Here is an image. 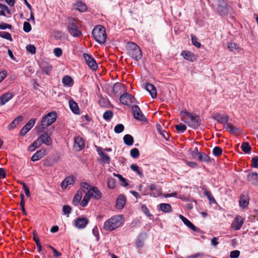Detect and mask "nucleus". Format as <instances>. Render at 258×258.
Returning a JSON list of instances; mask_svg holds the SVG:
<instances>
[{
  "label": "nucleus",
  "instance_id": "nucleus-1",
  "mask_svg": "<svg viewBox=\"0 0 258 258\" xmlns=\"http://www.w3.org/2000/svg\"><path fill=\"white\" fill-rule=\"evenodd\" d=\"M180 115L182 120L193 128H197L201 124V119L199 116L196 114L184 110L181 112Z\"/></svg>",
  "mask_w": 258,
  "mask_h": 258
},
{
  "label": "nucleus",
  "instance_id": "nucleus-2",
  "mask_svg": "<svg viewBox=\"0 0 258 258\" xmlns=\"http://www.w3.org/2000/svg\"><path fill=\"white\" fill-rule=\"evenodd\" d=\"M81 188L90 198L98 200L101 197V193L97 187H93L86 182L81 183Z\"/></svg>",
  "mask_w": 258,
  "mask_h": 258
},
{
  "label": "nucleus",
  "instance_id": "nucleus-3",
  "mask_svg": "<svg viewBox=\"0 0 258 258\" xmlns=\"http://www.w3.org/2000/svg\"><path fill=\"white\" fill-rule=\"evenodd\" d=\"M123 222L121 215H116L107 220L104 224L105 230L112 231L119 227Z\"/></svg>",
  "mask_w": 258,
  "mask_h": 258
},
{
  "label": "nucleus",
  "instance_id": "nucleus-4",
  "mask_svg": "<svg viewBox=\"0 0 258 258\" xmlns=\"http://www.w3.org/2000/svg\"><path fill=\"white\" fill-rule=\"evenodd\" d=\"M92 35L95 40L100 44H103L106 41V34L105 29L101 25H97L92 31Z\"/></svg>",
  "mask_w": 258,
  "mask_h": 258
},
{
  "label": "nucleus",
  "instance_id": "nucleus-5",
  "mask_svg": "<svg viewBox=\"0 0 258 258\" xmlns=\"http://www.w3.org/2000/svg\"><path fill=\"white\" fill-rule=\"evenodd\" d=\"M127 53L130 57L137 61L141 59L142 56L141 49L136 44L133 42L128 43Z\"/></svg>",
  "mask_w": 258,
  "mask_h": 258
},
{
  "label": "nucleus",
  "instance_id": "nucleus-6",
  "mask_svg": "<svg viewBox=\"0 0 258 258\" xmlns=\"http://www.w3.org/2000/svg\"><path fill=\"white\" fill-rule=\"evenodd\" d=\"M57 115L55 112H51L44 116L41 120V126L42 129L46 128L52 124L56 119Z\"/></svg>",
  "mask_w": 258,
  "mask_h": 258
},
{
  "label": "nucleus",
  "instance_id": "nucleus-7",
  "mask_svg": "<svg viewBox=\"0 0 258 258\" xmlns=\"http://www.w3.org/2000/svg\"><path fill=\"white\" fill-rule=\"evenodd\" d=\"M70 33L74 37H78L81 34V32L79 30L78 27L76 24L75 19H70L68 26Z\"/></svg>",
  "mask_w": 258,
  "mask_h": 258
},
{
  "label": "nucleus",
  "instance_id": "nucleus-8",
  "mask_svg": "<svg viewBox=\"0 0 258 258\" xmlns=\"http://www.w3.org/2000/svg\"><path fill=\"white\" fill-rule=\"evenodd\" d=\"M244 222V218L241 216L237 215L232 222L231 228L234 230H239Z\"/></svg>",
  "mask_w": 258,
  "mask_h": 258
},
{
  "label": "nucleus",
  "instance_id": "nucleus-9",
  "mask_svg": "<svg viewBox=\"0 0 258 258\" xmlns=\"http://www.w3.org/2000/svg\"><path fill=\"white\" fill-rule=\"evenodd\" d=\"M229 7L224 0H219L217 11L221 15H226L229 12Z\"/></svg>",
  "mask_w": 258,
  "mask_h": 258
},
{
  "label": "nucleus",
  "instance_id": "nucleus-10",
  "mask_svg": "<svg viewBox=\"0 0 258 258\" xmlns=\"http://www.w3.org/2000/svg\"><path fill=\"white\" fill-rule=\"evenodd\" d=\"M51 135V133L48 134L47 133H44L41 135L37 140L39 142L40 146L42 144H44L47 146H49L51 145L52 142L50 137Z\"/></svg>",
  "mask_w": 258,
  "mask_h": 258
},
{
  "label": "nucleus",
  "instance_id": "nucleus-11",
  "mask_svg": "<svg viewBox=\"0 0 258 258\" xmlns=\"http://www.w3.org/2000/svg\"><path fill=\"white\" fill-rule=\"evenodd\" d=\"M83 55L89 67L93 71L96 70L97 69V64L95 59L86 53L84 54Z\"/></svg>",
  "mask_w": 258,
  "mask_h": 258
},
{
  "label": "nucleus",
  "instance_id": "nucleus-12",
  "mask_svg": "<svg viewBox=\"0 0 258 258\" xmlns=\"http://www.w3.org/2000/svg\"><path fill=\"white\" fill-rule=\"evenodd\" d=\"M132 110L134 117L140 121L146 120V117L143 114L140 108L137 105L133 106Z\"/></svg>",
  "mask_w": 258,
  "mask_h": 258
},
{
  "label": "nucleus",
  "instance_id": "nucleus-13",
  "mask_svg": "<svg viewBox=\"0 0 258 258\" xmlns=\"http://www.w3.org/2000/svg\"><path fill=\"white\" fill-rule=\"evenodd\" d=\"M35 119H31L28 123L22 128L20 131V135L21 136H25L34 125L35 123Z\"/></svg>",
  "mask_w": 258,
  "mask_h": 258
},
{
  "label": "nucleus",
  "instance_id": "nucleus-14",
  "mask_svg": "<svg viewBox=\"0 0 258 258\" xmlns=\"http://www.w3.org/2000/svg\"><path fill=\"white\" fill-rule=\"evenodd\" d=\"M149 189L151 191L150 195L152 197H157L162 195V189L154 184L149 186Z\"/></svg>",
  "mask_w": 258,
  "mask_h": 258
},
{
  "label": "nucleus",
  "instance_id": "nucleus-15",
  "mask_svg": "<svg viewBox=\"0 0 258 258\" xmlns=\"http://www.w3.org/2000/svg\"><path fill=\"white\" fill-rule=\"evenodd\" d=\"M89 222L86 218H78L75 221V226L78 229H83Z\"/></svg>",
  "mask_w": 258,
  "mask_h": 258
},
{
  "label": "nucleus",
  "instance_id": "nucleus-16",
  "mask_svg": "<svg viewBox=\"0 0 258 258\" xmlns=\"http://www.w3.org/2000/svg\"><path fill=\"white\" fill-rule=\"evenodd\" d=\"M213 118L220 123L225 124L228 121V116L225 114L216 113L214 115Z\"/></svg>",
  "mask_w": 258,
  "mask_h": 258
},
{
  "label": "nucleus",
  "instance_id": "nucleus-17",
  "mask_svg": "<svg viewBox=\"0 0 258 258\" xmlns=\"http://www.w3.org/2000/svg\"><path fill=\"white\" fill-rule=\"evenodd\" d=\"M14 95L12 92H7L0 97V105H5L9 100L12 99Z\"/></svg>",
  "mask_w": 258,
  "mask_h": 258
},
{
  "label": "nucleus",
  "instance_id": "nucleus-18",
  "mask_svg": "<svg viewBox=\"0 0 258 258\" xmlns=\"http://www.w3.org/2000/svg\"><path fill=\"white\" fill-rule=\"evenodd\" d=\"M75 178L73 176H70L66 178L61 182V186L62 189H66L68 186L73 185Z\"/></svg>",
  "mask_w": 258,
  "mask_h": 258
},
{
  "label": "nucleus",
  "instance_id": "nucleus-19",
  "mask_svg": "<svg viewBox=\"0 0 258 258\" xmlns=\"http://www.w3.org/2000/svg\"><path fill=\"white\" fill-rule=\"evenodd\" d=\"M85 146V143L83 139L78 136L75 138L74 142V148L78 151L82 149Z\"/></svg>",
  "mask_w": 258,
  "mask_h": 258
},
{
  "label": "nucleus",
  "instance_id": "nucleus-20",
  "mask_svg": "<svg viewBox=\"0 0 258 258\" xmlns=\"http://www.w3.org/2000/svg\"><path fill=\"white\" fill-rule=\"evenodd\" d=\"M46 155V151L44 149L37 151L31 157L32 161H36L44 157Z\"/></svg>",
  "mask_w": 258,
  "mask_h": 258
},
{
  "label": "nucleus",
  "instance_id": "nucleus-21",
  "mask_svg": "<svg viewBox=\"0 0 258 258\" xmlns=\"http://www.w3.org/2000/svg\"><path fill=\"white\" fill-rule=\"evenodd\" d=\"M145 89L150 93L153 98L157 96V91L156 87L152 84L148 83L145 86Z\"/></svg>",
  "mask_w": 258,
  "mask_h": 258
},
{
  "label": "nucleus",
  "instance_id": "nucleus-22",
  "mask_svg": "<svg viewBox=\"0 0 258 258\" xmlns=\"http://www.w3.org/2000/svg\"><path fill=\"white\" fill-rule=\"evenodd\" d=\"M247 180L252 184L258 185V173L251 172L248 174Z\"/></svg>",
  "mask_w": 258,
  "mask_h": 258
},
{
  "label": "nucleus",
  "instance_id": "nucleus-23",
  "mask_svg": "<svg viewBox=\"0 0 258 258\" xmlns=\"http://www.w3.org/2000/svg\"><path fill=\"white\" fill-rule=\"evenodd\" d=\"M179 218L182 220V221L184 223V224L186 225L188 227L191 229L192 230L195 231H197L199 230V229L197 228L187 218L184 217L183 216L180 215L179 216Z\"/></svg>",
  "mask_w": 258,
  "mask_h": 258
},
{
  "label": "nucleus",
  "instance_id": "nucleus-24",
  "mask_svg": "<svg viewBox=\"0 0 258 258\" xmlns=\"http://www.w3.org/2000/svg\"><path fill=\"white\" fill-rule=\"evenodd\" d=\"M181 55L184 59L190 61H194L196 59L195 55L189 51H182Z\"/></svg>",
  "mask_w": 258,
  "mask_h": 258
},
{
  "label": "nucleus",
  "instance_id": "nucleus-25",
  "mask_svg": "<svg viewBox=\"0 0 258 258\" xmlns=\"http://www.w3.org/2000/svg\"><path fill=\"white\" fill-rule=\"evenodd\" d=\"M239 206L241 208L244 209L249 204V198L246 195H242L239 200Z\"/></svg>",
  "mask_w": 258,
  "mask_h": 258
},
{
  "label": "nucleus",
  "instance_id": "nucleus-26",
  "mask_svg": "<svg viewBox=\"0 0 258 258\" xmlns=\"http://www.w3.org/2000/svg\"><path fill=\"white\" fill-rule=\"evenodd\" d=\"M69 106L71 110L75 114H80V109L78 104L73 100H70L69 101Z\"/></svg>",
  "mask_w": 258,
  "mask_h": 258
},
{
  "label": "nucleus",
  "instance_id": "nucleus-27",
  "mask_svg": "<svg viewBox=\"0 0 258 258\" xmlns=\"http://www.w3.org/2000/svg\"><path fill=\"white\" fill-rule=\"evenodd\" d=\"M74 8L80 12H84L87 10L86 5L81 1H77L74 5Z\"/></svg>",
  "mask_w": 258,
  "mask_h": 258
},
{
  "label": "nucleus",
  "instance_id": "nucleus-28",
  "mask_svg": "<svg viewBox=\"0 0 258 258\" xmlns=\"http://www.w3.org/2000/svg\"><path fill=\"white\" fill-rule=\"evenodd\" d=\"M125 197L123 195H120L116 200V206L117 209H121L123 208L125 204Z\"/></svg>",
  "mask_w": 258,
  "mask_h": 258
},
{
  "label": "nucleus",
  "instance_id": "nucleus-29",
  "mask_svg": "<svg viewBox=\"0 0 258 258\" xmlns=\"http://www.w3.org/2000/svg\"><path fill=\"white\" fill-rule=\"evenodd\" d=\"M131 95L128 93H124L120 97V102L124 105H127L131 102Z\"/></svg>",
  "mask_w": 258,
  "mask_h": 258
},
{
  "label": "nucleus",
  "instance_id": "nucleus-30",
  "mask_svg": "<svg viewBox=\"0 0 258 258\" xmlns=\"http://www.w3.org/2000/svg\"><path fill=\"white\" fill-rule=\"evenodd\" d=\"M97 151L104 162H109L110 161V158L103 151V149L102 148L97 147Z\"/></svg>",
  "mask_w": 258,
  "mask_h": 258
},
{
  "label": "nucleus",
  "instance_id": "nucleus-31",
  "mask_svg": "<svg viewBox=\"0 0 258 258\" xmlns=\"http://www.w3.org/2000/svg\"><path fill=\"white\" fill-rule=\"evenodd\" d=\"M23 119L22 116L20 115L16 117L9 125L8 128L11 130L15 128Z\"/></svg>",
  "mask_w": 258,
  "mask_h": 258
},
{
  "label": "nucleus",
  "instance_id": "nucleus-32",
  "mask_svg": "<svg viewBox=\"0 0 258 258\" xmlns=\"http://www.w3.org/2000/svg\"><path fill=\"white\" fill-rule=\"evenodd\" d=\"M62 82L63 86L65 87H70L73 85V80L72 78L69 76L63 77Z\"/></svg>",
  "mask_w": 258,
  "mask_h": 258
},
{
  "label": "nucleus",
  "instance_id": "nucleus-33",
  "mask_svg": "<svg viewBox=\"0 0 258 258\" xmlns=\"http://www.w3.org/2000/svg\"><path fill=\"white\" fill-rule=\"evenodd\" d=\"M160 210L165 213H170L172 211V208L170 204L162 203L159 205Z\"/></svg>",
  "mask_w": 258,
  "mask_h": 258
},
{
  "label": "nucleus",
  "instance_id": "nucleus-34",
  "mask_svg": "<svg viewBox=\"0 0 258 258\" xmlns=\"http://www.w3.org/2000/svg\"><path fill=\"white\" fill-rule=\"evenodd\" d=\"M224 128L228 131L233 134H236L238 131V128L235 127L233 125L227 122L225 124Z\"/></svg>",
  "mask_w": 258,
  "mask_h": 258
},
{
  "label": "nucleus",
  "instance_id": "nucleus-35",
  "mask_svg": "<svg viewBox=\"0 0 258 258\" xmlns=\"http://www.w3.org/2000/svg\"><path fill=\"white\" fill-rule=\"evenodd\" d=\"M228 48L230 51H237V52H240L242 49L239 47L236 44L233 42H229L228 43Z\"/></svg>",
  "mask_w": 258,
  "mask_h": 258
},
{
  "label": "nucleus",
  "instance_id": "nucleus-36",
  "mask_svg": "<svg viewBox=\"0 0 258 258\" xmlns=\"http://www.w3.org/2000/svg\"><path fill=\"white\" fill-rule=\"evenodd\" d=\"M124 143L128 146H132L134 143V139L130 135H126L123 137Z\"/></svg>",
  "mask_w": 258,
  "mask_h": 258
},
{
  "label": "nucleus",
  "instance_id": "nucleus-37",
  "mask_svg": "<svg viewBox=\"0 0 258 258\" xmlns=\"http://www.w3.org/2000/svg\"><path fill=\"white\" fill-rule=\"evenodd\" d=\"M82 197V193L81 190H78L73 199V203L75 205H77L80 202Z\"/></svg>",
  "mask_w": 258,
  "mask_h": 258
},
{
  "label": "nucleus",
  "instance_id": "nucleus-38",
  "mask_svg": "<svg viewBox=\"0 0 258 258\" xmlns=\"http://www.w3.org/2000/svg\"><path fill=\"white\" fill-rule=\"evenodd\" d=\"M130 168L133 171L136 172L140 177H143V172L140 170L138 165L133 164L130 166Z\"/></svg>",
  "mask_w": 258,
  "mask_h": 258
},
{
  "label": "nucleus",
  "instance_id": "nucleus-39",
  "mask_svg": "<svg viewBox=\"0 0 258 258\" xmlns=\"http://www.w3.org/2000/svg\"><path fill=\"white\" fill-rule=\"evenodd\" d=\"M0 37L11 41H13L11 34L7 32H0Z\"/></svg>",
  "mask_w": 258,
  "mask_h": 258
},
{
  "label": "nucleus",
  "instance_id": "nucleus-40",
  "mask_svg": "<svg viewBox=\"0 0 258 258\" xmlns=\"http://www.w3.org/2000/svg\"><path fill=\"white\" fill-rule=\"evenodd\" d=\"M241 148L245 153H248L251 150V147L247 142L243 143L241 145Z\"/></svg>",
  "mask_w": 258,
  "mask_h": 258
},
{
  "label": "nucleus",
  "instance_id": "nucleus-41",
  "mask_svg": "<svg viewBox=\"0 0 258 258\" xmlns=\"http://www.w3.org/2000/svg\"><path fill=\"white\" fill-rule=\"evenodd\" d=\"M113 175L114 176H116L118 178L121 185L123 186H126V185H127V183L125 179L123 178L121 175L116 173H113Z\"/></svg>",
  "mask_w": 258,
  "mask_h": 258
},
{
  "label": "nucleus",
  "instance_id": "nucleus-42",
  "mask_svg": "<svg viewBox=\"0 0 258 258\" xmlns=\"http://www.w3.org/2000/svg\"><path fill=\"white\" fill-rule=\"evenodd\" d=\"M112 116H113V113L111 111H110V110L105 111L103 115V118L106 121L110 120L111 119V118L112 117Z\"/></svg>",
  "mask_w": 258,
  "mask_h": 258
},
{
  "label": "nucleus",
  "instance_id": "nucleus-43",
  "mask_svg": "<svg viewBox=\"0 0 258 258\" xmlns=\"http://www.w3.org/2000/svg\"><path fill=\"white\" fill-rule=\"evenodd\" d=\"M130 154L132 158H138L139 157L140 152L137 148H135L131 150Z\"/></svg>",
  "mask_w": 258,
  "mask_h": 258
},
{
  "label": "nucleus",
  "instance_id": "nucleus-44",
  "mask_svg": "<svg viewBox=\"0 0 258 258\" xmlns=\"http://www.w3.org/2000/svg\"><path fill=\"white\" fill-rule=\"evenodd\" d=\"M198 159L200 161L207 162L209 160L210 158L204 152H200L199 153Z\"/></svg>",
  "mask_w": 258,
  "mask_h": 258
},
{
  "label": "nucleus",
  "instance_id": "nucleus-45",
  "mask_svg": "<svg viewBox=\"0 0 258 258\" xmlns=\"http://www.w3.org/2000/svg\"><path fill=\"white\" fill-rule=\"evenodd\" d=\"M107 185L110 188H114L115 186V179L112 177L109 178L107 181Z\"/></svg>",
  "mask_w": 258,
  "mask_h": 258
},
{
  "label": "nucleus",
  "instance_id": "nucleus-46",
  "mask_svg": "<svg viewBox=\"0 0 258 258\" xmlns=\"http://www.w3.org/2000/svg\"><path fill=\"white\" fill-rule=\"evenodd\" d=\"M40 146L39 142L37 140L35 141L33 144L29 147V150L31 151H34L36 148Z\"/></svg>",
  "mask_w": 258,
  "mask_h": 258
},
{
  "label": "nucleus",
  "instance_id": "nucleus-47",
  "mask_svg": "<svg viewBox=\"0 0 258 258\" xmlns=\"http://www.w3.org/2000/svg\"><path fill=\"white\" fill-rule=\"evenodd\" d=\"M175 128L177 131L183 133L186 130V127L184 124L180 123L176 125Z\"/></svg>",
  "mask_w": 258,
  "mask_h": 258
},
{
  "label": "nucleus",
  "instance_id": "nucleus-48",
  "mask_svg": "<svg viewBox=\"0 0 258 258\" xmlns=\"http://www.w3.org/2000/svg\"><path fill=\"white\" fill-rule=\"evenodd\" d=\"M124 130V126L122 124H118L116 125L114 128V132L117 134L121 133Z\"/></svg>",
  "mask_w": 258,
  "mask_h": 258
},
{
  "label": "nucleus",
  "instance_id": "nucleus-49",
  "mask_svg": "<svg viewBox=\"0 0 258 258\" xmlns=\"http://www.w3.org/2000/svg\"><path fill=\"white\" fill-rule=\"evenodd\" d=\"M23 30L25 32H29L31 30V26L28 22H25L23 24Z\"/></svg>",
  "mask_w": 258,
  "mask_h": 258
},
{
  "label": "nucleus",
  "instance_id": "nucleus-50",
  "mask_svg": "<svg viewBox=\"0 0 258 258\" xmlns=\"http://www.w3.org/2000/svg\"><path fill=\"white\" fill-rule=\"evenodd\" d=\"M89 199L90 197L86 194L81 203L82 206L83 207H86L89 202Z\"/></svg>",
  "mask_w": 258,
  "mask_h": 258
},
{
  "label": "nucleus",
  "instance_id": "nucleus-51",
  "mask_svg": "<svg viewBox=\"0 0 258 258\" xmlns=\"http://www.w3.org/2000/svg\"><path fill=\"white\" fill-rule=\"evenodd\" d=\"M240 255V251L238 250H235L230 252V258H237Z\"/></svg>",
  "mask_w": 258,
  "mask_h": 258
},
{
  "label": "nucleus",
  "instance_id": "nucleus-52",
  "mask_svg": "<svg viewBox=\"0 0 258 258\" xmlns=\"http://www.w3.org/2000/svg\"><path fill=\"white\" fill-rule=\"evenodd\" d=\"M26 49L31 54H34L36 52V48L32 44H29L27 46Z\"/></svg>",
  "mask_w": 258,
  "mask_h": 258
},
{
  "label": "nucleus",
  "instance_id": "nucleus-53",
  "mask_svg": "<svg viewBox=\"0 0 258 258\" xmlns=\"http://www.w3.org/2000/svg\"><path fill=\"white\" fill-rule=\"evenodd\" d=\"M222 149L219 147H216L213 149V153L215 156H219L222 154Z\"/></svg>",
  "mask_w": 258,
  "mask_h": 258
},
{
  "label": "nucleus",
  "instance_id": "nucleus-54",
  "mask_svg": "<svg viewBox=\"0 0 258 258\" xmlns=\"http://www.w3.org/2000/svg\"><path fill=\"white\" fill-rule=\"evenodd\" d=\"M191 41L193 45L198 48L201 47V43L198 41V39L195 36H191Z\"/></svg>",
  "mask_w": 258,
  "mask_h": 258
},
{
  "label": "nucleus",
  "instance_id": "nucleus-55",
  "mask_svg": "<svg viewBox=\"0 0 258 258\" xmlns=\"http://www.w3.org/2000/svg\"><path fill=\"white\" fill-rule=\"evenodd\" d=\"M177 196L178 195L177 192H174L171 194H164L163 195L164 198L175 197L176 198L181 199L180 197H178Z\"/></svg>",
  "mask_w": 258,
  "mask_h": 258
},
{
  "label": "nucleus",
  "instance_id": "nucleus-56",
  "mask_svg": "<svg viewBox=\"0 0 258 258\" xmlns=\"http://www.w3.org/2000/svg\"><path fill=\"white\" fill-rule=\"evenodd\" d=\"M53 53L56 57H60L62 54V51L60 48H55L53 50Z\"/></svg>",
  "mask_w": 258,
  "mask_h": 258
},
{
  "label": "nucleus",
  "instance_id": "nucleus-57",
  "mask_svg": "<svg viewBox=\"0 0 258 258\" xmlns=\"http://www.w3.org/2000/svg\"><path fill=\"white\" fill-rule=\"evenodd\" d=\"M121 88V84H116L113 87V91L115 95H117Z\"/></svg>",
  "mask_w": 258,
  "mask_h": 258
},
{
  "label": "nucleus",
  "instance_id": "nucleus-58",
  "mask_svg": "<svg viewBox=\"0 0 258 258\" xmlns=\"http://www.w3.org/2000/svg\"><path fill=\"white\" fill-rule=\"evenodd\" d=\"M205 194L207 196V197H208L210 204H213V203H216V201H215V199L214 198V197L211 195V194L210 192L206 191L205 192Z\"/></svg>",
  "mask_w": 258,
  "mask_h": 258
},
{
  "label": "nucleus",
  "instance_id": "nucleus-59",
  "mask_svg": "<svg viewBox=\"0 0 258 258\" xmlns=\"http://www.w3.org/2000/svg\"><path fill=\"white\" fill-rule=\"evenodd\" d=\"M92 233L93 235L96 237L97 241L99 240V234L98 228L97 227H94L92 229Z\"/></svg>",
  "mask_w": 258,
  "mask_h": 258
},
{
  "label": "nucleus",
  "instance_id": "nucleus-60",
  "mask_svg": "<svg viewBox=\"0 0 258 258\" xmlns=\"http://www.w3.org/2000/svg\"><path fill=\"white\" fill-rule=\"evenodd\" d=\"M62 211L64 215L69 214L71 212V208L69 206H64Z\"/></svg>",
  "mask_w": 258,
  "mask_h": 258
},
{
  "label": "nucleus",
  "instance_id": "nucleus-61",
  "mask_svg": "<svg viewBox=\"0 0 258 258\" xmlns=\"http://www.w3.org/2000/svg\"><path fill=\"white\" fill-rule=\"evenodd\" d=\"M12 26L11 25L3 23L2 24H0V29L2 30H5L7 29H11Z\"/></svg>",
  "mask_w": 258,
  "mask_h": 258
},
{
  "label": "nucleus",
  "instance_id": "nucleus-62",
  "mask_svg": "<svg viewBox=\"0 0 258 258\" xmlns=\"http://www.w3.org/2000/svg\"><path fill=\"white\" fill-rule=\"evenodd\" d=\"M142 210L143 212L148 217L151 216V214H150L149 210L146 207V205H143L142 206Z\"/></svg>",
  "mask_w": 258,
  "mask_h": 258
},
{
  "label": "nucleus",
  "instance_id": "nucleus-63",
  "mask_svg": "<svg viewBox=\"0 0 258 258\" xmlns=\"http://www.w3.org/2000/svg\"><path fill=\"white\" fill-rule=\"evenodd\" d=\"M49 247L52 250L54 257H58L61 255V253L57 251L53 247L49 246Z\"/></svg>",
  "mask_w": 258,
  "mask_h": 258
},
{
  "label": "nucleus",
  "instance_id": "nucleus-64",
  "mask_svg": "<svg viewBox=\"0 0 258 258\" xmlns=\"http://www.w3.org/2000/svg\"><path fill=\"white\" fill-rule=\"evenodd\" d=\"M252 166L254 168H258V157L256 156L252 159Z\"/></svg>",
  "mask_w": 258,
  "mask_h": 258
}]
</instances>
